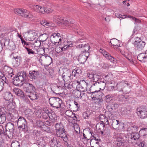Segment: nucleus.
<instances>
[{"label": "nucleus", "instance_id": "f257e3e1", "mask_svg": "<svg viewBox=\"0 0 147 147\" xmlns=\"http://www.w3.org/2000/svg\"><path fill=\"white\" fill-rule=\"evenodd\" d=\"M14 12L19 16L26 19H32L34 18L32 13L26 9L16 8L14 9Z\"/></svg>", "mask_w": 147, "mask_h": 147}, {"label": "nucleus", "instance_id": "f03ea898", "mask_svg": "<svg viewBox=\"0 0 147 147\" xmlns=\"http://www.w3.org/2000/svg\"><path fill=\"white\" fill-rule=\"evenodd\" d=\"M18 73L17 76L13 79V83L16 86L23 84V82L26 77V74L25 71H21Z\"/></svg>", "mask_w": 147, "mask_h": 147}, {"label": "nucleus", "instance_id": "7ed1b4c3", "mask_svg": "<svg viewBox=\"0 0 147 147\" xmlns=\"http://www.w3.org/2000/svg\"><path fill=\"white\" fill-rule=\"evenodd\" d=\"M17 125L18 128L20 130L22 129L23 131H26L28 130L27 123L26 119L22 117H20L17 121Z\"/></svg>", "mask_w": 147, "mask_h": 147}, {"label": "nucleus", "instance_id": "20e7f679", "mask_svg": "<svg viewBox=\"0 0 147 147\" xmlns=\"http://www.w3.org/2000/svg\"><path fill=\"white\" fill-rule=\"evenodd\" d=\"M55 130L57 135L59 137L66 136V132L62 124L61 123H57L55 125Z\"/></svg>", "mask_w": 147, "mask_h": 147}, {"label": "nucleus", "instance_id": "39448f33", "mask_svg": "<svg viewBox=\"0 0 147 147\" xmlns=\"http://www.w3.org/2000/svg\"><path fill=\"white\" fill-rule=\"evenodd\" d=\"M49 102L51 107L56 109L60 108L62 103L61 99L57 97H53L49 99Z\"/></svg>", "mask_w": 147, "mask_h": 147}, {"label": "nucleus", "instance_id": "423d86ee", "mask_svg": "<svg viewBox=\"0 0 147 147\" xmlns=\"http://www.w3.org/2000/svg\"><path fill=\"white\" fill-rule=\"evenodd\" d=\"M138 116L142 119L147 117V109L144 107L141 106L137 107L136 110Z\"/></svg>", "mask_w": 147, "mask_h": 147}, {"label": "nucleus", "instance_id": "0eeeda50", "mask_svg": "<svg viewBox=\"0 0 147 147\" xmlns=\"http://www.w3.org/2000/svg\"><path fill=\"white\" fill-rule=\"evenodd\" d=\"M5 134L7 136L13 135L14 130V124L11 122H8L5 125Z\"/></svg>", "mask_w": 147, "mask_h": 147}, {"label": "nucleus", "instance_id": "6e6552de", "mask_svg": "<svg viewBox=\"0 0 147 147\" xmlns=\"http://www.w3.org/2000/svg\"><path fill=\"white\" fill-rule=\"evenodd\" d=\"M94 88L93 86H92L90 88V91L91 94V97L94 100L97 99L99 100V102H101L102 100L101 98H98V95L99 96V94L100 93L99 90H96L94 91L92 90V89Z\"/></svg>", "mask_w": 147, "mask_h": 147}, {"label": "nucleus", "instance_id": "1a4fd4ad", "mask_svg": "<svg viewBox=\"0 0 147 147\" xmlns=\"http://www.w3.org/2000/svg\"><path fill=\"white\" fill-rule=\"evenodd\" d=\"M23 86L24 89L26 94L32 91H35L36 90L35 87L32 84L28 82L24 83Z\"/></svg>", "mask_w": 147, "mask_h": 147}, {"label": "nucleus", "instance_id": "9d476101", "mask_svg": "<svg viewBox=\"0 0 147 147\" xmlns=\"http://www.w3.org/2000/svg\"><path fill=\"white\" fill-rule=\"evenodd\" d=\"M36 32L35 30H30L26 34L25 38L26 40L28 41H33L36 38Z\"/></svg>", "mask_w": 147, "mask_h": 147}, {"label": "nucleus", "instance_id": "9b49d317", "mask_svg": "<svg viewBox=\"0 0 147 147\" xmlns=\"http://www.w3.org/2000/svg\"><path fill=\"white\" fill-rule=\"evenodd\" d=\"M123 134H117L115 136L116 143L117 146L121 147L124 146V141L123 139Z\"/></svg>", "mask_w": 147, "mask_h": 147}, {"label": "nucleus", "instance_id": "f8f14e48", "mask_svg": "<svg viewBox=\"0 0 147 147\" xmlns=\"http://www.w3.org/2000/svg\"><path fill=\"white\" fill-rule=\"evenodd\" d=\"M13 69L7 65H5L3 68L2 71L5 74L7 75L8 77L11 78L13 75Z\"/></svg>", "mask_w": 147, "mask_h": 147}, {"label": "nucleus", "instance_id": "ddd939ff", "mask_svg": "<svg viewBox=\"0 0 147 147\" xmlns=\"http://www.w3.org/2000/svg\"><path fill=\"white\" fill-rule=\"evenodd\" d=\"M77 83L78 84L77 88H79V90L82 92H84L87 91V84L85 81L82 80L81 82L77 81Z\"/></svg>", "mask_w": 147, "mask_h": 147}, {"label": "nucleus", "instance_id": "4468645a", "mask_svg": "<svg viewBox=\"0 0 147 147\" xmlns=\"http://www.w3.org/2000/svg\"><path fill=\"white\" fill-rule=\"evenodd\" d=\"M71 72L69 70H67L63 72L61 75V77L64 82H69L70 80Z\"/></svg>", "mask_w": 147, "mask_h": 147}, {"label": "nucleus", "instance_id": "2eb2a0df", "mask_svg": "<svg viewBox=\"0 0 147 147\" xmlns=\"http://www.w3.org/2000/svg\"><path fill=\"white\" fill-rule=\"evenodd\" d=\"M105 124L104 123H98L96 125L97 129L100 130V132L102 134H106L107 132V130L108 129H106V128L105 127Z\"/></svg>", "mask_w": 147, "mask_h": 147}, {"label": "nucleus", "instance_id": "dca6fc26", "mask_svg": "<svg viewBox=\"0 0 147 147\" xmlns=\"http://www.w3.org/2000/svg\"><path fill=\"white\" fill-rule=\"evenodd\" d=\"M106 108L108 111L110 112L113 110H115L119 107V105L116 103H109L106 105Z\"/></svg>", "mask_w": 147, "mask_h": 147}, {"label": "nucleus", "instance_id": "f3484780", "mask_svg": "<svg viewBox=\"0 0 147 147\" xmlns=\"http://www.w3.org/2000/svg\"><path fill=\"white\" fill-rule=\"evenodd\" d=\"M80 43L79 44V45H78L76 46L77 48H79L87 47L88 50L85 49L84 52L85 53L87 52L88 53V55H89V53L88 52V51H89V49L90 48V46L88 45V44H86L85 42H82L81 40H80Z\"/></svg>", "mask_w": 147, "mask_h": 147}, {"label": "nucleus", "instance_id": "a211bd4d", "mask_svg": "<svg viewBox=\"0 0 147 147\" xmlns=\"http://www.w3.org/2000/svg\"><path fill=\"white\" fill-rule=\"evenodd\" d=\"M103 56L107 59L110 60V61L113 62V63H116V59L113 57L111 55L105 50L103 51L102 53Z\"/></svg>", "mask_w": 147, "mask_h": 147}, {"label": "nucleus", "instance_id": "6ab92c4d", "mask_svg": "<svg viewBox=\"0 0 147 147\" xmlns=\"http://www.w3.org/2000/svg\"><path fill=\"white\" fill-rule=\"evenodd\" d=\"M6 120V112L3 108L0 109V123H3Z\"/></svg>", "mask_w": 147, "mask_h": 147}, {"label": "nucleus", "instance_id": "aec40b11", "mask_svg": "<svg viewBox=\"0 0 147 147\" xmlns=\"http://www.w3.org/2000/svg\"><path fill=\"white\" fill-rule=\"evenodd\" d=\"M52 42H59L61 40V36L59 33H54L51 36Z\"/></svg>", "mask_w": 147, "mask_h": 147}, {"label": "nucleus", "instance_id": "412c9836", "mask_svg": "<svg viewBox=\"0 0 147 147\" xmlns=\"http://www.w3.org/2000/svg\"><path fill=\"white\" fill-rule=\"evenodd\" d=\"M40 74L38 71L33 70L29 71L28 76L29 78L32 80H34L38 77Z\"/></svg>", "mask_w": 147, "mask_h": 147}, {"label": "nucleus", "instance_id": "4be33fe9", "mask_svg": "<svg viewBox=\"0 0 147 147\" xmlns=\"http://www.w3.org/2000/svg\"><path fill=\"white\" fill-rule=\"evenodd\" d=\"M138 59L143 62H145L147 60V50L145 53L139 54L137 57Z\"/></svg>", "mask_w": 147, "mask_h": 147}, {"label": "nucleus", "instance_id": "5701e85b", "mask_svg": "<svg viewBox=\"0 0 147 147\" xmlns=\"http://www.w3.org/2000/svg\"><path fill=\"white\" fill-rule=\"evenodd\" d=\"M134 45L136 47L137 49L140 51L142 50L144 47L145 43L142 40H140L138 42L135 40L134 43Z\"/></svg>", "mask_w": 147, "mask_h": 147}, {"label": "nucleus", "instance_id": "b1692460", "mask_svg": "<svg viewBox=\"0 0 147 147\" xmlns=\"http://www.w3.org/2000/svg\"><path fill=\"white\" fill-rule=\"evenodd\" d=\"M13 91L15 94L18 96L23 99L25 98L23 92L20 89L15 88L13 89Z\"/></svg>", "mask_w": 147, "mask_h": 147}, {"label": "nucleus", "instance_id": "393cba45", "mask_svg": "<svg viewBox=\"0 0 147 147\" xmlns=\"http://www.w3.org/2000/svg\"><path fill=\"white\" fill-rule=\"evenodd\" d=\"M88 56L85 54H83L82 53L80 54L78 58V60L81 64H84L86 61Z\"/></svg>", "mask_w": 147, "mask_h": 147}, {"label": "nucleus", "instance_id": "a878e982", "mask_svg": "<svg viewBox=\"0 0 147 147\" xmlns=\"http://www.w3.org/2000/svg\"><path fill=\"white\" fill-rule=\"evenodd\" d=\"M95 85L99 87V90L101 89L103 90L106 86V84L104 81H100V82L93 84L92 86H93L94 87V86Z\"/></svg>", "mask_w": 147, "mask_h": 147}, {"label": "nucleus", "instance_id": "bb28decb", "mask_svg": "<svg viewBox=\"0 0 147 147\" xmlns=\"http://www.w3.org/2000/svg\"><path fill=\"white\" fill-rule=\"evenodd\" d=\"M16 54L13 53L11 55V56L12 57V59H14L16 62V66H18L20 64L21 58L20 56L15 55Z\"/></svg>", "mask_w": 147, "mask_h": 147}, {"label": "nucleus", "instance_id": "cd10ccee", "mask_svg": "<svg viewBox=\"0 0 147 147\" xmlns=\"http://www.w3.org/2000/svg\"><path fill=\"white\" fill-rule=\"evenodd\" d=\"M83 134L84 138L88 140H89L92 135V132L89 130H84Z\"/></svg>", "mask_w": 147, "mask_h": 147}, {"label": "nucleus", "instance_id": "c85d7f7f", "mask_svg": "<svg viewBox=\"0 0 147 147\" xmlns=\"http://www.w3.org/2000/svg\"><path fill=\"white\" fill-rule=\"evenodd\" d=\"M26 96H28L32 100H36L38 97L37 94L35 91H32L29 93L26 94Z\"/></svg>", "mask_w": 147, "mask_h": 147}, {"label": "nucleus", "instance_id": "c756f323", "mask_svg": "<svg viewBox=\"0 0 147 147\" xmlns=\"http://www.w3.org/2000/svg\"><path fill=\"white\" fill-rule=\"evenodd\" d=\"M61 22H62V23H61L62 24L66 25L68 26L71 27L72 28H73L75 29L76 28V25L75 24H73V21H71L70 22L68 20H64V19H63V20H62Z\"/></svg>", "mask_w": 147, "mask_h": 147}, {"label": "nucleus", "instance_id": "7c9ffc66", "mask_svg": "<svg viewBox=\"0 0 147 147\" xmlns=\"http://www.w3.org/2000/svg\"><path fill=\"white\" fill-rule=\"evenodd\" d=\"M99 119L102 123H104L106 125L109 124L108 118L105 115H101L99 117Z\"/></svg>", "mask_w": 147, "mask_h": 147}, {"label": "nucleus", "instance_id": "2f4dec72", "mask_svg": "<svg viewBox=\"0 0 147 147\" xmlns=\"http://www.w3.org/2000/svg\"><path fill=\"white\" fill-rule=\"evenodd\" d=\"M36 7L35 11L42 13H45V7H42L38 5H37Z\"/></svg>", "mask_w": 147, "mask_h": 147}, {"label": "nucleus", "instance_id": "473e14b6", "mask_svg": "<svg viewBox=\"0 0 147 147\" xmlns=\"http://www.w3.org/2000/svg\"><path fill=\"white\" fill-rule=\"evenodd\" d=\"M131 136V139H134V140L138 139L140 137V134L138 132L132 131Z\"/></svg>", "mask_w": 147, "mask_h": 147}, {"label": "nucleus", "instance_id": "72a5a7b5", "mask_svg": "<svg viewBox=\"0 0 147 147\" xmlns=\"http://www.w3.org/2000/svg\"><path fill=\"white\" fill-rule=\"evenodd\" d=\"M4 97L6 100H9L12 98L13 96L11 92H6L4 93Z\"/></svg>", "mask_w": 147, "mask_h": 147}, {"label": "nucleus", "instance_id": "f704fd0d", "mask_svg": "<svg viewBox=\"0 0 147 147\" xmlns=\"http://www.w3.org/2000/svg\"><path fill=\"white\" fill-rule=\"evenodd\" d=\"M73 94L75 97L77 98H81L82 96H81V91L79 90H74L73 92Z\"/></svg>", "mask_w": 147, "mask_h": 147}, {"label": "nucleus", "instance_id": "c9c22d12", "mask_svg": "<svg viewBox=\"0 0 147 147\" xmlns=\"http://www.w3.org/2000/svg\"><path fill=\"white\" fill-rule=\"evenodd\" d=\"M111 125L114 129H117L119 126V121L115 119L113 120Z\"/></svg>", "mask_w": 147, "mask_h": 147}, {"label": "nucleus", "instance_id": "e433bc0d", "mask_svg": "<svg viewBox=\"0 0 147 147\" xmlns=\"http://www.w3.org/2000/svg\"><path fill=\"white\" fill-rule=\"evenodd\" d=\"M46 59L52 60L51 58L48 55H44L40 56L39 60L41 61H46Z\"/></svg>", "mask_w": 147, "mask_h": 147}, {"label": "nucleus", "instance_id": "4c0bfd02", "mask_svg": "<svg viewBox=\"0 0 147 147\" xmlns=\"http://www.w3.org/2000/svg\"><path fill=\"white\" fill-rule=\"evenodd\" d=\"M40 24L42 26L46 28H48L49 26H53V24L51 23L48 22H47L42 21L40 22Z\"/></svg>", "mask_w": 147, "mask_h": 147}, {"label": "nucleus", "instance_id": "58836bf2", "mask_svg": "<svg viewBox=\"0 0 147 147\" xmlns=\"http://www.w3.org/2000/svg\"><path fill=\"white\" fill-rule=\"evenodd\" d=\"M53 20L55 22L59 24L61 23L62 22H61L62 20H63V19L62 18L60 17L59 16H55L53 17Z\"/></svg>", "mask_w": 147, "mask_h": 147}, {"label": "nucleus", "instance_id": "ea45409f", "mask_svg": "<svg viewBox=\"0 0 147 147\" xmlns=\"http://www.w3.org/2000/svg\"><path fill=\"white\" fill-rule=\"evenodd\" d=\"M119 41L115 38H113L111 39V40L109 42V44L110 45L113 46H118L117 43H118Z\"/></svg>", "mask_w": 147, "mask_h": 147}, {"label": "nucleus", "instance_id": "a19ab883", "mask_svg": "<svg viewBox=\"0 0 147 147\" xmlns=\"http://www.w3.org/2000/svg\"><path fill=\"white\" fill-rule=\"evenodd\" d=\"M49 38V36L47 34H44L41 35L40 36L39 40L40 41H44L45 40H47Z\"/></svg>", "mask_w": 147, "mask_h": 147}, {"label": "nucleus", "instance_id": "79ce46f5", "mask_svg": "<svg viewBox=\"0 0 147 147\" xmlns=\"http://www.w3.org/2000/svg\"><path fill=\"white\" fill-rule=\"evenodd\" d=\"M90 112L88 111H86L82 114V116L83 118L85 119H88L90 116Z\"/></svg>", "mask_w": 147, "mask_h": 147}, {"label": "nucleus", "instance_id": "37998d69", "mask_svg": "<svg viewBox=\"0 0 147 147\" xmlns=\"http://www.w3.org/2000/svg\"><path fill=\"white\" fill-rule=\"evenodd\" d=\"M11 147H20L19 142L17 141H13L11 144Z\"/></svg>", "mask_w": 147, "mask_h": 147}, {"label": "nucleus", "instance_id": "c03bdc74", "mask_svg": "<svg viewBox=\"0 0 147 147\" xmlns=\"http://www.w3.org/2000/svg\"><path fill=\"white\" fill-rule=\"evenodd\" d=\"M139 132L143 136L147 135V128L142 129L140 130Z\"/></svg>", "mask_w": 147, "mask_h": 147}, {"label": "nucleus", "instance_id": "a18cd8bd", "mask_svg": "<svg viewBox=\"0 0 147 147\" xmlns=\"http://www.w3.org/2000/svg\"><path fill=\"white\" fill-rule=\"evenodd\" d=\"M93 77V82L96 83L98 82H97L99 81V80H100V77L99 75L97 74H94Z\"/></svg>", "mask_w": 147, "mask_h": 147}, {"label": "nucleus", "instance_id": "49530a36", "mask_svg": "<svg viewBox=\"0 0 147 147\" xmlns=\"http://www.w3.org/2000/svg\"><path fill=\"white\" fill-rule=\"evenodd\" d=\"M111 74L109 73H108L107 75H105V80H107V81H109L111 80Z\"/></svg>", "mask_w": 147, "mask_h": 147}, {"label": "nucleus", "instance_id": "de8ad7c7", "mask_svg": "<svg viewBox=\"0 0 147 147\" xmlns=\"http://www.w3.org/2000/svg\"><path fill=\"white\" fill-rule=\"evenodd\" d=\"M4 46L7 47L9 45L10 39L8 38H5L4 39Z\"/></svg>", "mask_w": 147, "mask_h": 147}, {"label": "nucleus", "instance_id": "09e8293b", "mask_svg": "<svg viewBox=\"0 0 147 147\" xmlns=\"http://www.w3.org/2000/svg\"><path fill=\"white\" fill-rule=\"evenodd\" d=\"M64 86L65 88V89H69L70 88H72L73 86L72 84L70 83H65L64 84Z\"/></svg>", "mask_w": 147, "mask_h": 147}, {"label": "nucleus", "instance_id": "8fccbe9b", "mask_svg": "<svg viewBox=\"0 0 147 147\" xmlns=\"http://www.w3.org/2000/svg\"><path fill=\"white\" fill-rule=\"evenodd\" d=\"M42 43L40 40H36L34 43L33 45L35 47H38L41 45Z\"/></svg>", "mask_w": 147, "mask_h": 147}, {"label": "nucleus", "instance_id": "3c124183", "mask_svg": "<svg viewBox=\"0 0 147 147\" xmlns=\"http://www.w3.org/2000/svg\"><path fill=\"white\" fill-rule=\"evenodd\" d=\"M0 79L2 80V81H3L5 83L7 82L6 79L3 74L1 71H0Z\"/></svg>", "mask_w": 147, "mask_h": 147}, {"label": "nucleus", "instance_id": "603ef678", "mask_svg": "<svg viewBox=\"0 0 147 147\" xmlns=\"http://www.w3.org/2000/svg\"><path fill=\"white\" fill-rule=\"evenodd\" d=\"M74 129L76 133H78L80 132V128L79 127L78 125L76 123L74 125Z\"/></svg>", "mask_w": 147, "mask_h": 147}, {"label": "nucleus", "instance_id": "864d4df0", "mask_svg": "<svg viewBox=\"0 0 147 147\" xmlns=\"http://www.w3.org/2000/svg\"><path fill=\"white\" fill-rule=\"evenodd\" d=\"M25 48L26 49L28 53L29 54H36V53H35L32 49H30V48H28V47H25Z\"/></svg>", "mask_w": 147, "mask_h": 147}, {"label": "nucleus", "instance_id": "5fc2aeb1", "mask_svg": "<svg viewBox=\"0 0 147 147\" xmlns=\"http://www.w3.org/2000/svg\"><path fill=\"white\" fill-rule=\"evenodd\" d=\"M37 53L38 55L41 56L44 54L45 51L43 49H38L37 51Z\"/></svg>", "mask_w": 147, "mask_h": 147}, {"label": "nucleus", "instance_id": "6e6d98bb", "mask_svg": "<svg viewBox=\"0 0 147 147\" xmlns=\"http://www.w3.org/2000/svg\"><path fill=\"white\" fill-rule=\"evenodd\" d=\"M138 146L140 147H147V144L144 141L141 142L138 144Z\"/></svg>", "mask_w": 147, "mask_h": 147}, {"label": "nucleus", "instance_id": "4d7b16f0", "mask_svg": "<svg viewBox=\"0 0 147 147\" xmlns=\"http://www.w3.org/2000/svg\"><path fill=\"white\" fill-rule=\"evenodd\" d=\"M69 45H65L63 47H61V50L62 51L64 52L65 51H67L68 50V49L69 48Z\"/></svg>", "mask_w": 147, "mask_h": 147}, {"label": "nucleus", "instance_id": "13d9d810", "mask_svg": "<svg viewBox=\"0 0 147 147\" xmlns=\"http://www.w3.org/2000/svg\"><path fill=\"white\" fill-rule=\"evenodd\" d=\"M4 82L2 81V80L0 79V91H1L3 88V86Z\"/></svg>", "mask_w": 147, "mask_h": 147}, {"label": "nucleus", "instance_id": "bf43d9fd", "mask_svg": "<svg viewBox=\"0 0 147 147\" xmlns=\"http://www.w3.org/2000/svg\"><path fill=\"white\" fill-rule=\"evenodd\" d=\"M81 71L80 69H77L76 70H74L72 72V74L74 75V76H75V74H74V73H76V74H79L80 73H81Z\"/></svg>", "mask_w": 147, "mask_h": 147}, {"label": "nucleus", "instance_id": "052dcab7", "mask_svg": "<svg viewBox=\"0 0 147 147\" xmlns=\"http://www.w3.org/2000/svg\"><path fill=\"white\" fill-rule=\"evenodd\" d=\"M121 98H122L123 100H127L129 99V97H128L127 95H122L121 96Z\"/></svg>", "mask_w": 147, "mask_h": 147}, {"label": "nucleus", "instance_id": "680f3d73", "mask_svg": "<svg viewBox=\"0 0 147 147\" xmlns=\"http://www.w3.org/2000/svg\"><path fill=\"white\" fill-rule=\"evenodd\" d=\"M131 128L132 131L136 132L138 130L137 129L138 128L136 125H133L131 126Z\"/></svg>", "mask_w": 147, "mask_h": 147}, {"label": "nucleus", "instance_id": "e2e57ef3", "mask_svg": "<svg viewBox=\"0 0 147 147\" xmlns=\"http://www.w3.org/2000/svg\"><path fill=\"white\" fill-rule=\"evenodd\" d=\"M55 51L57 53H60L62 51L61 48L58 46L56 47L55 49Z\"/></svg>", "mask_w": 147, "mask_h": 147}, {"label": "nucleus", "instance_id": "0e129e2a", "mask_svg": "<svg viewBox=\"0 0 147 147\" xmlns=\"http://www.w3.org/2000/svg\"><path fill=\"white\" fill-rule=\"evenodd\" d=\"M111 97L109 96V95L106 96H105V101L107 102H110L111 100Z\"/></svg>", "mask_w": 147, "mask_h": 147}, {"label": "nucleus", "instance_id": "69168bd1", "mask_svg": "<svg viewBox=\"0 0 147 147\" xmlns=\"http://www.w3.org/2000/svg\"><path fill=\"white\" fill-rule=\"evenodd\" d=\"M72 112L69 110H67L66 111L65 113L67 116L69 117L71 116V115H72Z\"/></svg>", "mask_w": 147, "mask_h": 147}, {"label": "nucleus", "instance_id": "338daca9", "mask_svg": "<svg viewBox=\"0 0 147 147\" xmlns=\"http://www.w3.org/2000/svg\"><path fill=\"white\" fill-rule=\"evenodd\" d=\"M5 134L4 129L2 125H0V134Z\"/></svg>", "mask_w": 147, "mask_h": 147}, {"label": "nucleus", "instance_id": "774afa93", "mask_svg": "<svg viewBox=\"0 0 147 147\" xmlns=\"http://www.w3.org/2000/svg\"><path fill=\"white\" fill-rule=\"evenodd\" d=\"M53 11V10L50 8H47V9H45V13H51Z\"/></svg>", "mask_w": 147, "mask_h": 147}]
</instances>
